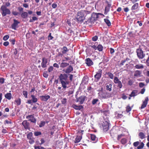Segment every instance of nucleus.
I'll list each match as a JSON object with an SVG mask.
<instances>
[{
	"label": "nucleus",
	"instance_id": "obj_1",
	"mask_svg": "<svg viewBox=\"0 0 149 149\" xmlns=\"http://www.w3.org/2000/svg\"><path fill=\"white\" fill-rule=\"evenodd\" d=\"M59 81L62 84V86L64 89H65L66 88L67 85L68 84L69 82L67 81L68 76L67 74H61L59 76Z\"/></svg>",
	"mask_w": 149,
	"mask_h": 149
},
{
	"label": "nucleus",
	"instance_id": "obj_2",
	"mask_svg": "<svg viewBox=\"0 0 149 149\" xmlns=\"http://www.w3.org/2000/svg\"><path fill=\"white\" fill-rule=\"evenodd\" d=\"M146 46L143 44L140 45L139 47L136 49V53L139 58L142 59L144 57L145 55L143 53V50H146Z\"/></svg>",
	"mask_w": 149,
	"mask_h": 149
},
{
	"label": "nucleus",
	"instance_id": "obj_3",
	"mask_svg": "<svg viewBox=\"0 0 149 149\" xmlns=\"http://www.w3.org/2000/svg\"><path fill=\"white\" fill-rule=\"evenodd\" d=\"M84 11H81L78 12L76 18L78 22H82L85 19V17L84 16Z\"/></svg>",
	"mask_w": 149,
	"mask_h": 149
},
{
	"label": "nucleus",
	"instance_id": "obj_4",
	"mask_svg": "<svg viewBox=\"0 0 149 149\" xmlns=\"http://www.w3.org/2000/svg\"><path fill=\"white\" fill-rule=\"evenodd\" d=\"M0 10L2 12V15L5 17L7 15H10V11L9 9H8L6 6L2 5L0 8Z\"/></svg>",
	"mask_w": 149,
	"mask_h": 149
},
{
	"label": "nucleus",
	"instance_id": "obj_5",
	"mask_svg": "<svg viewBox=\"0 0 149 149\" xmlns=\"http://www.w3.org/2000/svg\"><path fill=\"white\" fill-rule=\"evenodd\" d=\"M133 145L134 147H136L137 149H143L145 144L143 142H141V140H139V141L134 142Z\"/></svg>",
	"mask_w": 149,
	"mask_h": 149
},
{
	"label": "nucleus",
	"instance_id": "obj_6",
	"mask_svg": "<svg viewBox=\"0 0 149 149\" xmlns=\"http://www.w3.org/2000/svg\"><path fill=\"white\" fill-rule=\"evenodd\" d=\"M99 17V16L97 15V13H93L91 15V17H90L89 19L86 21V23H92L93 21H96Z\"/></svg>",
	"mask_w": 149,
	"mask_h": 149
},
{
	"label": "nucleus",
	"instance_id": "obj_7",
	"mask_svg": "<svg viewBox=\"0 0 149 149\" xmlns=\"http://www.w3.org/2000/svg\"><path fill=\"white\" fill-rule=\"evenodd\" d=\"M109 123L107 121H105L102 124V125L100 127L101 128H102L103 131L106 132L107 131L109 128Z\"/></svg>",
	"mask_w": 149,
	"mask_h": 149
},
{
	"label": "nucleus",
	"instance_id": "obj_8",
	"mask_svg": "<svg viewBox=\"0 0 149 149\" xmlns=\"http://www.w3.org/2000/svg\"><path fill=\"white\" fill-rule=\"evenodd\" d=\"M100 96L102 99H107L111 97L110 93L107 92H102L100 94Z\"/></svg>",
	"mask_w": 149,
	"mask_h": 149
},
{
	"label": "nucleus",
	"instance_id": "obj_9",
	"mask_svg": "<svg viewBox=\"0 0 149 149\" xmlns=\"http://www.w3.org/2000/svg\"><path fill=\"white\" fill-rule=\"evenodd\" d=\"M102 70L100 69L98 70L97 72H96V74L94 76V77L97 81H98L102 77Z\"/></svg>",
	"mask_w": 149,
	"mask_h": 149
},
{
	"label": "nucleus",
	"instance_id": "obj_10",
	"mask_svg": "<svg viewBox=\"0 0 149 149\" xmlns=\"http://www.w3.org/2000/svg\"><path fill=\"white\" fill-rule=\"evenodd\" d=\"M113 82L115 84H117V87L119 88H121L123 87V85L121 81L119 80L118 77H115L114 78Z\"/></svg>",
	"mask_w": 149,
	"mask_h": 149
},
{
	"label": "nucleus",
	"instance_id": "obj_11",
	"mask_svg": "<svg viewBox=\"0 0 149 149\" xmlns=\"http://www.w3.org/2000/svg\"><path fill=\"white\" fill-rule=\"evenodd\" d=\"M13 23L11 25V27L14 30H16V28L18 27V25L20 23L19 21L15 19H13Z\"/></svg>",
	"mask_w": 149,
	"mask_h": 149
},
{
	"label": "nucleus",
	"instance_id": "obj_12",
	"mask_svg": "<svg viewBox=\"0 0 149 149\" xmlns=\"http://www.w3.org/2000/svg\"><path fill=\"white\" fill-rule=\"evenodd\" d=\"M26 118L29 119V120L31 122L33 123L36 122V120L35 118H34L33 115H29L26 117Z\"/></svg>",
	"mask_w": 149,
	"mask_h": 149
},
{
	"label": "nucleus",
	"instance_id": "obj_13",
	"mask_svg": "<svg viewBox=\"0 0 149 149\" xmlns=\"http://www.w3.org/2000/svg\"><path fill=\"white\" fill-rule=\"evenodd\" d=\"M149 99L148 97H145L144 101H143L142 104L141 106V109H143L146 107L147 105L148 104Z\"/></svg>",
	"mask_w": 149,
	"mask_h": 149
},
{
	"label": "nucleus",
	"instance_id": "obj_14",
	"mask_svg": "<svg viewBox=\"0 0 149 149\" xmlns=\"http://www.w3.org/2000/svg\"><path fill=\"white\" fill-rule=\"evenodd\" d=\"M85 63L88 66H90L93 65V62L92 60L89 58H86L85 60Z\"/></svg>",
	"mask_w": 149,
	"mask_h": 149
},
{
	"label": "nucleus",
	"instance_id": "obj_15",
	"mask_svg": "<svg viewBox=\"0 0 149 149\" xmlns=\"http://www.w3.org/2000/svg\"><path fill=\"white\" fill-rule=\"evenodd\" d=\"M47 59L45 58H42V62L41 63V66L43 68H46L47 66Z\"/></svg>",
	"mask_w": 149,
	"mask_h": 149
},
{
	"label": "nucleus",
	"instance_id": "obj_16",
	"mask_svg": "<svg viewBox=\"0 0 149 149\" xmlns=\"http://www.w3.org/2000/svg\"><path fill=\"white\" fill-rule=\"evenodd\" d=\"M22 124L25 129H29V124L27 122V120H23L22 123Z\"/></svg>",
	"mask_w": 149,
	"mask_h": 149
},
{
	"label": "nucleus",
	"instance_id": "obj_17",
	"mask_svg": "<svg viewBox=\"0 0 149 149\" xmlns=\"http://www.w3.org/2000/svg\"><path fill=\"white\" fill-rule=\"evenodd\" d=\"M50 96L49 95H40V98L42 101H47L48 99L50 98Z\"/></svg>",
	"mask_w": 149,
	"mask_h": 149
},
{
	"label": "nucleus",
	"instance_id": "obj_18",
	"mask_svg": "<svg viewBox=\"0 0 149 149\" xmlns=\"http://www.w3.org/2000/svg\"><path fill=\"white\" fill-rule=\"evenodd\" d=\"M73 70V68L72 65H69L65 71L66 73H69Z\"/></svg>",
	"mask_w": 149,
	"mask_h": 149
},
{
	"label": "nucleus",
	"instance_id": "obj_19",
	"mask_svg": "<svg viewBox=\"0 0 149 149\" xmlns=\"http://www.w3.org/2000/svg\"><path fill=\"white\" fill-rule=\"evenodd\" d=\"M138 95V91L137 90H134L129 95L130 97H134Z\"/></svg>",
	"mask_w": 149,
	"mask_h": 149
},
{
	"label": "nucleus",
	"instance_id": "obj_20",
	"mask_svg": "<svg viewBox=\"0 0 149 149\" xmlns=\"http://www.w3.org/2000/svg\"><path fill=\"white\" fill-rule=\"evenodd\" d=\"M139 138L141 139H144L146 137V136L144 133L143 132H139L138 134Z\"/></svg>",
	"mask_w": 149,
	"mask_h": 149
},
{
	"label": "nucleus",
	"instance_id": "obj_21",
	"mask_svg": "<svg viewBox=\"0 0 149 149\" xmlns=\"http://www.w3.org/2000/svg\"><path fill=\"white\" fill-rule=\"evenodd\" d=\"M134 68L137 69H143L144 68V66L142 64H136L134 66Z\"/></svg>",
	"mask_w": 149,
	"mask_h": 149
},
{
	"label": "nucleus",
	"instance_id": "obj_22",
	"mask_svg": "<svg viewBox=\"0 0 149 149\" xmlns=\"http://www.w3.org/2000/svg\"><path fill=\"white\" fill-rule=\"evenodd\" d=\"M72 107L73 108L76 109H78V110H80V109L83 108V107L82 105H76L73 104L72 105Z\"/></svg>",
	"mask_w": 149,
	"mask_h": 149
},
{
	"label": "nucleus",
	"instance_id": "obj_23",
	"mask_svg": "<svg viewBox=\"0 0 149 149\" xmlns=\"http://www.w3.org/2000/svg\"><path fill=\"white\" fill-rule=\"evenodd\" d=\"M82 139V136H76V137L75 141L74 143H78V142H80V140Z\"/></svg>",
	"mask_w": 149,
	"mask_h": 149
},
{
	"label": "nucleus",
	"instance_id": "obj_24",
	"mask_svg": "<svg viewBox=\"0 0 149 149\" xmlns=\"http://www.w3.org/2000/svg\"><path fill=\"white\" fill-rule=\"evenodd\" d=\"M85 101V97L84 96H80L78 99V101L80 102V104H82Z\"/></svg>",
	"mask_w": 149,
	"mask_h": 149
},
{
	"label": "nucleus",
	"instance_id": "obj_25",
	"mask_svg": "<svg viewBox=\"0 0 149 149\" xmlns=\"http://www.w3.org/2000/svg\"><path fill=\"white\" fill-rule=\"evenodd\" d=\"M139 7V4L138 3H135L133 5L131 8V10H136Z\"/></svg>",
	"mask_w": 149,
	"mask_h": 149
},
{
	"label": "nucleus",
	"instance_id": "obj_26",
	"mask_svg": "<svg viewBox=\"0 0 149 149\" xmlns=\"http://www.w3.org/2000/svg\"><path fill=\"white\" fill-rule=\"evenodd\" d=\"M111 6V5L109 4H108V6L106 7L105 8V12L104 14L107 15V13L110 11V8Z\"/></svg>",
	"mask_w": 149,
	"mask_h": 149
},
{
	"label": "nucleus",
	"instance_id": "obj_27",
	"mask_svg": "<svg viewBox=\"0 0 149 149\" xmlns=\"http://www.w3.org/2000/svg\"><path fill=\"white\" fill-rule=\"evenodd\" d=\"M62 53V54H66L67 52H68V48L66 46H64L63 48H61Z\"/></svg>",
	"mask_w": 149,
	"mask_h": 149
},
{
	"label": "nucleus",
	"instance_id": "obj_28",
	"mask_svg": "<svg viewBox=\"0 0 149 149\" xmlns=\"http://www.w3.org/2000/svg\"><path fill=\"white\" fill-rule=\"evenodd\" d=\"M6 98L8 100H10L12 98V95L10 93H7L5 95Z\"/></svg>",
	"mask_w": 149,
	"mask_h": 149
},
{
	"label": "nucleus",
	"instance_id": "obj_29",
	"mask_svg": "<svg viewBox=\"0 0 149 149\" xmlns=\"http://www.w3.org/2000/svg\"><path fill=\"white\" fill-rule=\"evenodd\" d=\"M141 73V71H139V70H136V71L135 72L134 76L135 77L140 76Z\"/></svg>",
	"mask_w": 149,
	"mask_h": 149
},
{
	"label": "nucleus",
	"instance_id": "obj_30",
	"mask_svg": "<svg viewBox=\"0 0 149 149\" xmlns=\"http://www.w3.org/2000/svg\"><path fill=\"white\" fill-rule=\"evenodd\" d=\"M21 17L23 19H25L28 16V13L26 12H24L21 14Z\"/></svg>",
	"mask_w": 149,
	"mask_h": 149
},
{
	"label": "nucleus",
	"instance_id": "obj_31",
	"mask_svg": "<svg viewBox=\"0 0 149 149\" xmlns=\"http://www.w3.org/2000/svg\"><path fill=\"white\" fill-rule=\"evenodd\" d=\"M31 97L32 98V100L33 103H36L38 101V99L36 98L35 95H31Z\"/></svg>",
	"mask_w": 149,
	"mask_h": 149
},
{
	"label": "nucleus",
	"instance_id": "obj_32",
	"mask_svg": "<svg viewBox=\"0 0 149 149\" xmlns=\"http://www.w3.org/2000/svg\"><path fill=\"white\" fill-rule=\"evenodd\" d=\"M69 65V63L67 62H62L60 66L61 67L64 68Z\"/></svg>",
	"mask_w": 149,
	"mask_h": 149
},
{
	"label": "nucleus",
	"instance_id": "obj_33",
	"mask_svg": "<svg viewBox=\"0 0 149 149\" xmlns=\"http://www.w3.org/2000/svg\"><path fill=\"white\" fill-rule=\"evenodd\" d=\"M104 20L108 26H111V23L109 19H104Z\"/></svg>",
	"mask_w": 149,
	"mask_h": 149
},
{
	"label": "nucleus",
	"instance_id": "obj_34",
	"mask_svg": "<svg viewBox=\"0 0 149 149\" xmlns=\"http://www.w3.org/2000/svg\"><path fill=\"white\" fill-rule=\"evenodd\" d=\"M129 58H127L125 59L122 60L121 63L119 64V66L121 67L123 65L125 62H126V61L129 60Z\"/></svg>",
	"mask_w": 149,
	"mask_h": 149
},
{
	"label": "nucleus",
	"instance_id": "obj_35",
	"mask_svg": "<svg viewBox=\"0 0 149 149\" xmlns=\"http://www.w3.org/2000/svg\"><path fill=\"white\" fill-rule=\"evenodd\" d=\"M106 74H107L109 77V78L111 79H113L114 75L113 74L110 72H106Z\"/></svg>",
	"mask_w": 149,
	"mask_h": 149
},
{
	"label": "nucleus",
	"instance_id": "obj_36",
	"mask_svg": "<svg viewBox=\"0 0 149 149\" xmlns=\"http://www.w3.org/2000/svg\"><path fill=\"white\" fill-rule=\"evenodd\" d=\"M112 84H109V85H107L106 86V90L107 91H111L112 89Z\"/></svg>",
	"mask_w": 149,
	"mask_h": 149
},
{
	"label": "nucleus",
	"instance_id": "obj_37",
	"mask_svg": "<svg viewBox=\"0 0 149 149\" xmlns=\"http://www.w3.org/2000/svg\"><path fill=\"white\" fill-rule=\"evenodd\" d=\"M103 46H102V45L101 44L98 45L97 47V50L99 52H102V51L103 50Z\"/></svg>",
	"mask_w": 149,
	"mask_h": 149
},
{
	"label": "nucleus",
	"instance_id": "obj_38",
	"mask_svg": "<svg viewBox=\"0 0 149 149\" xmlns=\"http://www.w3.org/2000/svg\"><path fill=\"white\" fill-rule=\"evenodd\" d=\"M15 102L17 105H20L21 103V99L19 98L15 100Z\"/></svg>",
	"mask_w": 149,
	"mask_h": 149
},
{
	"label": "nucleus",
	"instance_id": "obj_39",
	"mask_svg": "<svg viewBox=\"0 0 149 149\" xmlns=\"http://www.w3.org/2000/svg\"><path fill=\"white\" fill-rule=\"evenodd\" d=\"M132 108L130 107V105H128L126 107V111L127 113H128L130 112V111H131Z\"/></svg>",
	"mask_w": 149,
	"mask_h": 149
},
{
	"label": "nucleus",
	"instance_id": "obj_40",
	"mask_svg": "<svg viewBox=\"0 0 149 149\" xmlns=\"http://www.w3.org/2000/svg\"><path fill=\"white\" fill-rule=\"evenodd\" d=\"M32 132H29L28 134H27V137L29 139H31L32 137Z\"/></svg>",
	"mask_w": 149,
	"mask_h": 149
},
{
	"label": "nucleus",
	"instance_id": "obj_41",
	"mask_svg": "<svg viewBox=\"0 0 149 149\" xmlns=\"http://www.w3.org/2000/svg\"><path fill=\"white\" fill-rule=\"evenodd\" d=\"M45 122L43 121H42L40 124L39 125V127H43L45 125Z\"/></svg>",
	"mask_w": 149,
	"mask_h": 149
},
{
	"label": "nucleus",
	"instance_id": "obj_42",
	"mask_svg": "<svg viewBox=\"0 0 149 149\" xmlns=\"http://www.w3.org/2000/svg\"><path fill=\"white\" fill-rule=\"evenodd\" d=\"M22 93L23 94L24 96L25 97V98H27L28 97V92L27 91H24L22 92Z\"/></svg>",
	"mask_w": 149,
	"mask_h": 149
},
{
	"label": "nucleus",
	"instance_id": "obj_43",
	"mask_svg": "<svg viewBox=\"0 0 149 149\" xmlns=\"http://www.w3.org/2000/svg\"><path fill=\"white\" fill-rule=\"evenodd\" d=\"M122 144H124L127 143V139L126 138H123L121 140Z\"/></svg>",
	"mask_w": 149,
	"mask_h": 149
},
{
	"label": "nucleus",
	"instance_id": "obj_44",
	"mask_svg": "<svg viewBox=\"0 0 149 149\" xmlns=\"http://www.w3.org/2000/svg\"><path fill=\"white\" fill-rule=\"evenodd\" d=\"M34 135L36 136L40 135L42 134L41 132H34Z\"/></svg>",
	"mask_w": 149,
	"mask_h": 149
},
{
	"label": "nucleus",
	"instance_id": "obj_45",
	"mask_svg": "<svg viewBox=\"0 0 149 149\" xmlns=\"http://www.w3.org/2000/svg\"><path fill=\"white\" fill-rule=\"evenodd\" d=\"M98 100L97 99H94L92 101V104L94 105L96 104L98 101Z\"/></svg>",
	"mask_w": 149,
	"mask_h": 149
},
{
	"label": "nucleus",
	"instance_id": "obj_46",
	"mask_svg": "<svg viewBox=\"0 0 149 149\" xmlns=\"http://www.w3.org/2000/svg\"><path fill=\"white\" fill-rule=\"evenodd\" d=\"M91 137L92 140L95 141L96 139V136L94 134H91Z\"/></svg>",
	"mask_w": 149,
	"mask_h": 149
},
{
	"label": "nucleus",
	"instance_id": "obj_47",
	"mask_svg": "<svg viewBox=\"0 0 149 149\" xmlns=\"http://www.w3.org/2000/svg\"><path fill=\"white\" fill-rule=\"evenodd\" d=\"M35 149H46L45 148L41 146H36L34 147Z\"/></svg>",
	"mask_w": 149,
	"mask_h": 149
},
{
	"label": "nucleus",
	"instance_id": "obj_48",
	"mask_svg": "<svg viewBox=\"0 0 149 149\" xmlns=\"http://www.w3.org/2000/svg\"><path fill=\"white\" fill-rule=\"evenodd\" d=\"M98 39V37L97 36H95L92 37V40L93 41H96Z\"/></svg>",
	"mask_w": 149,
	"mask_h": 149
},
{
	"label": "nucleus",
	"instance_id": "obj_49",
	"mask_svg": "<svg viewBox=\"0 0 149 149\" xmlns=\"http://www.w3.org/2000/svg\"><path fill=\"white\" fill-rule=\"evenodd\" d=\"M133 83V81L132 80H130L128 82V85L130 86H131L132 85Z\"/></svg>",
	"mask_w": 149,
	"mask_h": 149
},
{
	"label": "nucleus",
	"instance_id": "obj_50",
	"mask_svg": "<svg viewBox=\"0 0 149 149\" xmlns=\"http://www.w3.org/2000/svg\"><path fill=\"white\" fill-rule=\"evenodd\" d=\"M67 102V99L66 98H63L61 102L62 104H65Z\"/></svg>",
	"mask_w": 149,
	"mask_h": 149
},
{
	"label": "nucleus",
	"instance_id": "obj_51",
	"mask_svg": "<svg viewBox=\"0 0 149 149\" xmlns=\"http://www.w3.org/2000/svg\"><path fill=\"white\" fill-rule=\"evenodd\" d=\"M54 38V37L52 36L51 35V33H50L48 35V40H52Z\"/></svg>",
	"mask_w": 149,
	"mask_h": 149
},
{
	"label": "nucleus",
	"instance_id": "obj_52",
	"mask_svg": "<svg viewBox=\"0 0 149 149\" xmlns=\"http://www.w3.org/2000/svg\"><path fill=\"white\" fill-rule=\"evenodd\" d=\"M5 79L3 77L0 78V83L1 84H3L4 82Z\"/></svg>",
	"mask_w": 149,
	"mask_h": 149
},
{
	"label": "nucleus",
	"instance_id": "obj_53",
	"mask_svg": "<svg viewBox=\"0 0 149 149\" xmlns=\"http://www.w3.org/2000/svg\"><path fill=\"white\" fill-rule=\"evenodd\" d=\"M12 122L10 120L9 121L8 120H5L4 121V123L5 124H12Z\"/></svg>",
	"mask_w": 149,
	"mask_h": 149
},
{
	"label": "nucleus",
	"instance_id": "obj_54",
	"mask_svg": "<svg viewBox=\"0 0 149 149\" xmlns=\"http://www.w3.org/2000/svg\"><path fill=\"white\" fill-rule=\"evenodd\" d=\"M9 36L8 35H6V36H3V39L4 40H6L8 39Z\"/></svg>",
	"mask_w": 149,
	"mask_h": 149
},
{
	"label": "nucleus",
	"instance_id": "obj_55",
	"mask_svg": "<svg viewBox=\"0 0 149 149\" xmlns=\"http://www.w3.org/2000/svg\"><path fill=\"white\" fill-rule=\"evenodd\" d=\"M54 68L53 66H51L49 68H48V71L49 72H50L53 71V70Z\"/></svg>",
	"mask_w": 149,
	"mask_h": 149
},
{
	"label": "nucleus",
	"instance_id": "obj_56",
	"mask_svg": "<svg viewBox=\"0 0 149 149\" xmlns=\"http://www.w3.org/2000/svg\"><path fill=\"white\" fill-rule=\"evenodd\" d=\"M43 76L45 78H47L48 77L49 75L47 72H44L43 74Z\"/></svg>",
	"mask_w": 149,
	"mask_h": 149
},
{
	"label": "nucleus",
	"instance_id": "obj_57",
	"mask_svg": "<svg viewBox=\"0 0 149 149\" xmlns=\"http://www.w3.org/2000/svg\"><path fill=\"white\" fill-rule=\"evenodd\" d=\"M139 86L140 88H142L144 86L145 84L143 82H140L139 84Z\"/></svg>",
	"mask_w": 149,
	"mask_h": 149
},
{
	"label": "nucleus",
	"instance_id": "obj_58",
	"mask_svg": "<svg viewBox=\"0 0 149 149\" xmlns=\"http://www.w3.org/2000/svg\"><path fill=\"white\" fill-rule=\"evenodd\" d=\"M12 13L13 15H17L19 14V13L17 12V11H12Z\"/></svg>",
	"mask_w": 149,
	"mask_h": 149
},
{
	"label": "nucleus",
	"instance_id": "obj_59",
	"mask_svg": "<svg viewBox=\"0 0 149 149\" xmlns=\"http://www.w3.org/2000/svg\"><path fill=\"white\" fill-rule=\"evenodd\" d=\"M12 45H14L15 43V40L14 39H12L9 40Z\"/></svg>",
	"mask_w": 149,
	"mask_h": 149
},
{
	"label": "nucleus",
	"instance_id": "obj_60",
	"mask_svg": "<svg viewBox=\"0 0 149 149\" xmlns=\"http://www.w3.org/2000/svg\"><path fill=\"white\" fill-rule=\"evenodd\" d=\"M18 9L19 11L22 12L23 11L24 9L21 7H19L18 8Z\"/></svg>",
	"mask_w": 149,
	"mask_h": 149
},
{
	"label": "nucleus",
	"instance_id": "obj_61",
	"mask_svg": "<svg viewBox=\"0 0 149 149\" xmlns=\"http://www.w3.org/2000/svg\"><path fill=\"white\" fill-rule=\"evenodd\" d=\"M146 91V89L145 88H143V89H141L140 92V93L142 94H143Z\"/></svg>",
	"mask_w": 149,
	"mask_h": 149
},
{
	"label": "nucleus",
	"instance_id": "obj_62",
	"mask_svg": "<svg viewBox=\"0 0 149 149\" xmlns=\"http://www.w3.org/2000/svg\"><path fill=\"white\" fill-rule=\"evenodd\" d=\"M30 140L29 141V143L30 144H32L34 143V140H33V139L32 138L31 139H29Z\"/></svg>",
	"mask_w": 149,
	"mask_h": 149
},
{
	"label": "nucleus",
	"instance_id": "obj_63",
	"mask_svg": "<svg viewBox=\"0 0 149 149\" xmlns=\"http://www.w3.org/2000/svg\"><path fill=\"white\" fill-rule=\"evenodd\" d=\"M57 6V5L56 3H53L52 5V7L53 8H56Z\"/></svg>",
	"mask_w": 149,
	"mask_h": 149
},
{
	"label": "nucleus",
	"instance_id": "obj_64",
	"mask_svg": "<svg viewBox=\"0 0 149 149\" xmlns=\"http://www.w3.org/2000/svg\"><path fill=\"white\" fill-rule=\"evenodd\" d=\"M146 63L148 66H149V56H148L147 59L146 61Z\"/></svg>",
	"mask_w": 149,
	"mask_h": 149
}]
</instances>
